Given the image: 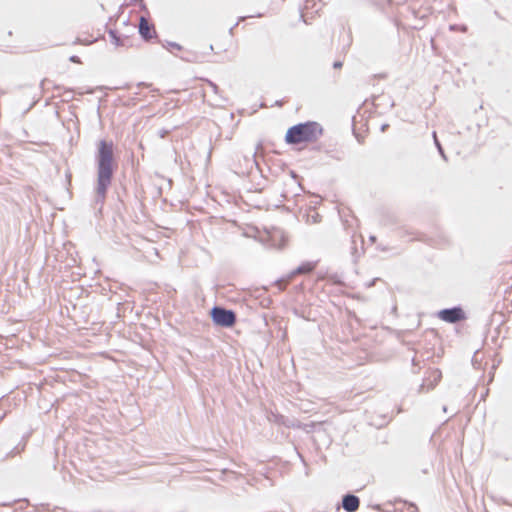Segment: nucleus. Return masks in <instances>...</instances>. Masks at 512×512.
<instances>
[{"label":"nucleus","mask_w":512,"mask_h":512,"mask_svg":"<svg viewBox=\"0 0 512 512\" xmlns=\"http://www.w3.org/2000/svg\"><path fill=\"white\" fill-rule=\"evenodd\" d=\"M97 193L104 198L113 175V143L100 141L98 145Z\"/></svg>","instance_id":"f257e3e1"},{"label":"nucleus","mask_w":512,"mask_h":512,"mask_svg":"<svg viewBox=\"0 0 512 512\" xmlns=\"http://www.w3.org/2000/svg\"><path fill=\"white\" fill-rule=\"evenodd\" d=\"M322 134L323 129L319 123H300L287 130L285 141L292 145L309 144L318 141Z\"/></svg>","instance_id":"f03ea898"},{"label":"nucleus","mask_w":512,"mask_h":512,"mask_svg":"<svg viewBox=\"0 0 512 512\" xmlns=\"http://www.w3.org/2000/svg\"><path fill=\"white\" fill-rule=\"evenodd\" d=\"M213 322L222 327H232L236 322V315L231 310L214 307L210 312Z\"/></svg>","instance_id":"7ed1b4c3"},{"label":"nucleus","mask_w":512,"mask_h":512,"mask_svg":"<svg viewBox=\"0 0 512 512\" xmlns=\"http://www.w3.org/2000/svg\"><path fill=\"white\" fill-rule=\"evenodd\" d=\"M438 317L448 323H456L465 318L461 308L444 309L438 313Z\"/></svg>","instance_id":"20e7f679"},{"label":"nucleus","mask_w":512,"mask_h":512,"mask_svg":"<svg viewBox=\"0 0 512 512\" xmlns=\"http://www.w3.org/2000/svg\"><path fill=\"white\" fill-rule=\"evenodd\" d=\"M139 33L145 40H150L156 36V30L145 17H141L139 21Z\"/></svg>","instance_id":"39448f33"},{"label":"nucleus","mask_w":512,"mask_h":512,"mask_svg":"<svg viewBox=\"0 0 512 512\" xmlns=\"http://www.w3.org/2000/svg\"><path fill=\"white\" fill-rule=\"evenodd\" d=\"M359 504H360L359 498L354 495H346L343 498V502H342L343 508L347 512H355L359 508Z\"/></svg>","instance_id":"423d86ee"},{"label":"nucleus","mask_w":512,"mask_h":512,"mask_svg":"<svg viewBox=\"0 0 512 512\" xmlns=\"http://www.w3.org/2000/svg\"><path fill=\"white\" fill-rule=\"evenodd\" d=\"M317 266V262L307 261L302 263L294 272V274L311 273Z\"/></svg>","instance_id":"0eeeda50"},{"label":"nucleus","mask_w":512,"mask_h":512,"mask_svg":"<svg viewBox=\"0 0 512 512\" xmlns=\"http://www.w3.org/2000/svg\"><path fill=\"white\" fill-rule=\"evenodd\" d=\"M430 377L433 379V385L430 388H433L435 385H437L440 382V380L442 378V373L440 370L435 369L430 372Z\"/></svg>","instance_id":"6e6552de"},{"label":"nucleus","mask_w":512,"mask_h":512,"mask_svg":"<svg viewBox=\"0 0 512 512\" xmlns=\"http://www.w3.org/2000/svg\"><path fill=\"white\" fill-rule=\"evenodd\" d=\"M110 35L113 37V39H114V43H115L117 46H118V45H122V43H120L119 38H117L113 32H111V33H110Z\"/></svg>","instance_id":"1a4fd4ad"},{"label":"nucleus","mask_w":512,"mask_h":512,"mask_svg":"<svg viewBox=\"0 0 512 512\" xmlns=\"http://www.w3.org/2000/svg\"><path fill=\"white\" fill-rule=\"evenodd\" d=\"M342 66H343V62H341V61H336L333 64V67L336 69H340V68H342Z\"/></svg>","instance_id":"9d476101"},{"label":"nucleus","mask_w":512,"mask_h":512,"mask_svg":"<svg viewBox=\"0 0 512 512\" xmlns=\"http://www.w3.org/2000/svg\"><path fill=\"white\" fill-rule=\"evenodd\" d=\"M70 60L74 63H81L80 59L77 56H72Z\"/></svg>","instance_id":"9b49d317"}]
</instances>
